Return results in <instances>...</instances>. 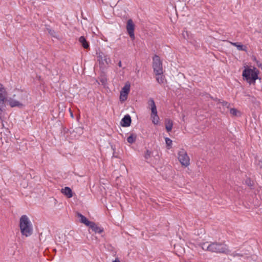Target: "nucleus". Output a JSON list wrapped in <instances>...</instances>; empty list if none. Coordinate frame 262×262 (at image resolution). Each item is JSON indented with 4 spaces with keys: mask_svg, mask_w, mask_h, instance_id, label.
<instances>
[{
    "mask_svg": "<svg viewBox=\"0 0 262 262\" xmlns=\"http://www.w3.org/2000/svg\"><path fill=\"white\" fill-rule=\"evenodd\" d=\"M202 249L212 253L230 254V250L227 245L223 242H206L201 244Z\"/></svg>",
    "mask_w": 262,
    "mask_h": 262,
    "instance_id": "1",
    "label": "nucleus"
},
{
    "mask_svg": "<svg viewBox=\"0 0 262 262\" xmlns=\"http://www.w3.org/2000/svg\"><path fill=\"white\" fill-rule=\"evenodd\" d=\"M19 228L21 234L26 237L30 236L33 233L32 224L27 215H23L20 217Z\"/></svg>",
    "mask_w": 262,
    "mask_h": 262,
    "instance_id": "2",
    "label": "nucleus"
},
{
    "mask_svg": "<svg viewBox=\"0 0 262 262\" xmlns=\"http://www.w3.org/2000/svg\"><path fill=\"white\" fill-rule=\"evenodd\" d=\"M258 73L259 72L256 68H247L243 71L242 75L244 79L246 80L250 84H254L255 80L258 78Z\"/></svg>",
    "mask_w": 262,
    "mask_h": 262,
    "instance_id": "3",
    "label": "nucleus"
},
{
    "mask_svg": "<svg viewBox=\"0 0 262 262\" xmlns=\"http://www.w3.org/2000/svg\"><path fill=\"white\" fill-rule=\"evenodd\" d=\"M178 159L181 165L184 167H188L190 165V158L186 151L183 149H180L178 152Z\"/></svg>",
    "mask_w": 262,
    "mask_h": 262,
    "instance_id": "4",
    "label": "nucleus"
},
{
    "mask_svg": "<svg viewBox=\"0 0 262 262\" xmlns=\"http://www.w3.org/2000/svg\"><path fill=\"white\" fill-rule=\"evenodd\" d=\"M152 68L155 74H160L163 73L162 62L160 57L155 55L153 57Z\"/></svg>",
    "mask_w": 262,
    "mask_h": 262,
    "instance_id": "5",
    "label": "nucleus"
},
{
    "mask_svg": "<svg viewBox=\"0 0 262 262\" xmlns=\"http://www.w3.org/2000/svg\"><path fill=\"white\" fill-rule=\"evenodd\" d=\"M7 92L3 86L0 83V111L2 112L5 107V102L7 100Z\"/></svg>",
    "mask_w": 262,
    "mask_h": 262,
    "instance_id": "6",
    "label": "nucleus"
},
{
    "mask_svg": "<svg viewBox=\"0 0 262 262\" xmlns=\"http://www.w3.org/2000/svg\"><path fill=\"white\" fill-rule=\"evenodd\" d=\"M97 60L101 67L108 66L111 62V59L103 52H99L98 54Z\"/></svg>",
    "mask_w": 262,
    "mask_h": 262,
    "instance_id": "7",
    "label": "nucleus"
},
{
    "mask_svg": "<svg viewBox=\"0 0 262 262\" xmlns=\"http://www.w3.org/2000/svg\"><path fill=\"white\" fill-rule=\"evenodd\" d=\"M129 91L130 84L127 83L125 84L120 92V100L121 101L123 102L127 99Z\"/></svg>",
    "mask_w": 262,
    "mask_h": 262,
    "instance_id": "8",
    "label": "nucleus"
},
{
    "mask_svg": "<svg viewBox=\"0 0 262 262\" xmlns=\"http://www.w3.org/2000/svg\"><path fill=\"white\" fill-rule=\"evenodd\" d=\"M13 97H16V99L21 102L23 104L28 100V94L23 91H18L16 94L13 95Z\"/></svg>",
    "mask_w": 262,
    "mask_h": 262,
    "instance_id": "9",
    "label": "nucleus"
},
{
    "mask_svg": "<svg viewBox=\"0 0 262 262\" xmlns=\"http://www.w3.org/2000/svg\"><path fill=\"white\" fill-rule=\"evenodd\" d=\"M126 29L127 32L133 39H135V34H134V29H135V25L133 23V21L132 19H128L126 25Z\"/></svg>",
    "mask_w": 262,
    "mask_h": 262,
    "instance_id": "10",
    "label": "nucleus"
},
{
    "mask_svg": "<svg viewBox=\"0 0 262 262\" xmlns=\"http://www.w3.org/2000/svg\"><path fill=\"white\" fill-rule=\"evenodd\" d=\"M8 102L9 105L12 107L16 106L21 107L24 106V104H23L21 102L15 99L14 97H13V98H9V99L8 100Z\"/></svg>",
    "mask_w": 262,
    "mask_h": 262,
    "instance_id": "11",
    "label": "nucleus"
},
{
    "mask_svg": "<svg viewBox=\"0 0 262 262\" xmlns=\"http://www.w3.org/2000/svg\"><path fill=\"white\" fill-rule=\"evenodd\" d=\"M131 118L129 115H126L122 119L121 124L123 127H128L130 125Z\"/></svg>",
    "mask_w": 262,
    "mask_h": 262,
    "instance_id": "12",
    "label": "nucleus"
},
{
    "mask_svg": "<svg viewBox=\"0 0 262 262\" xmlns=\"http://www.w3.org/2000/svg\"><path fill=\"white\" fill-rule=\"evenodd\" d=\"M61 192L68 198H71L73 196L72 191L69 187H65L64 188H62Z\"/></svg>",
    "mask_w": 262,
    "mask_h": 262,
    "instance_id": "13",
    "label": "nucleus"
},
{
    "mask_svg": "<svg viewBox=\"0 0 262 262\" xmlns=\"http://www.w3.org/2000/svg\"><path fill=\"white\" fill-rule=\"evenodd\" d=\"M77 215L79 218L80 222L85 224V225L89 226L92 223L91 222L89 221L88 219L82 214L78 213Z\"/></svg>",
    "mask_w": 262,
    "mask_h": 262,
    "instance_id": "14",
    "label": "nucleus"
},
{
    "mask_svg": "<svg viewBox=\"0 0 262 262\" xmlns=\"http://www.w3.org/2000/svg\"><path fill=\"white\" fill-rule=\"evenodd\" d=\"M89 227L92 229V230L93 231H94L95 233H101V232H103V229L100 227H98L97 225H96L95 224V223H94V222H92V223L91 224V225L89 226Z\"/></svg>",
    "mask_w": 262,
    "mask_h": 262,
    "instance_id": "15",
    "label": "nucleus"
},
{
    "mask_svg": "<svg viewBox=\"0 0 262 262\" xmlns=\"http://www.w3.org/2000/svg\"><path fill=\"white\" fill-rule=\"evenodd\" d=\"M156 75L157 76L156 80L159 84H164L166 82V80L163 74H156Z\"/></svg>",
    "mask_w": 262,
    "mask_h": 262,
    "instance_id": "16",
    "label": "nucleus"
},
{
    "mask_svg": "<svg viewBox=\"0 0 262 262\" xmlns=\"http://www.w3.org/2000/svg\"><path fill=\"white\" fill-rule=\"evenodd\" d=\"M79 41L84 49H88L89 47V44L84 36L80 37Z\"/></svg>",
    "mask_w": 262,
    "mask_h": 262,
    "instance_id": "17",
    "label": "nucleus"
},
{
    "mask_svg": "<svg viewBox=\"0 0 262 262\" xmlns=\"http://www.w3.org/2000/svg\"><path fill=\"white\" fill-rule=\"evenodd\" d=\"M173 126V122L170 119H167L165 123V127L168 132L171 130Z\"/></svg>",
    "mask_w": 262,
    "mask_h": 262,
    "instance_id": "18",
    "label": "nucleus"
},
{
    "mask_svg": "<svg viewBox=\"0 0 262 262\" xmlns=\"http://www.w3.org/2000/svg\"><path fill=\"white\" fill-rule=\"evenodd\" d=\"M230 42L232 45L236 47L237 48V49L239 51H245L246 50V47H244L243 45H242L240 43L232 42Z\"/></svg>",
    "mask_w": 262,
    "mask_h": 262,
    "instance_id": "19",
    "label": "nucleus"
},
{
    "mask_svg": "<svg viewBox=\"0 0 262 262\" xmlns=\"http://www.w3.org/2000/svg\"><path fill=\"white\" fill-rule=\"evenodd\" d=\"M137 139V135L135 134H131L127 138V142L130 144L134 143Z\"/></svg>",
    "mask_w": 262,
    "mask_h": 262,
    "instance_id": "20",
    "label": "nucleus"
},
{
    "mask_svg": "<svg viewBox=\"0 0 262 262\" xmlns=\"http://www.w3.org/2000/svg\"><path fill=\"white\" fill-rule=\"evenodd\" d=\"M151 119L154 124H158L159 122V117L158 114L151 115Z\"/></svg>",
    "mask_w": 262,
    "mask_h": 262,
    "instance_id": "21",
    "label": "nucleus"
},
{
    "mask_svg": "<svg viewBox=\"0 0 262 262\" xmlns=\"http://www.w3.org/2000/svg\"><path fill=\"white\" fill-rule=\"evenodd\" d=\"M230 113L231 115L233 116H240L241 115L240 112L234 108H230Z\"/></svg>",
    "mask_w": 262,
    "mask_h": 262,
    "instance_id": "22",
    "label": "nucleus"
},
{
    "mask_svg": "<svg viewBox=\"0 0 262 262\" xmlns=\"http://www.w3.org/2000/svg\"><path fill=\"white\" fill-rule=\"evenodd\" d=\"M221 104L223 107H225V108H223L224 111H226V108L228 109L230 107V103H228L226 101H223L222 102H220Z\"/></svg>",
    "mask_w": 262,
    "mask_h": 262,
    "instance_id": "23",
    "label": "nucleus"
},
{
    "mask_svg": "<svg viewBox=\"0 0 262 262\" xmlns=\"http://www.w3.org/2000/svg\"><path fill=\"white\" fill-rule=\"evenodd\" d=\"M148 105L151 108L156 107L155 101L152 98H150L148 101Z\"/></svg>",
    "mask_w": 262,
    "mask_h": 262,
    "instance_id": "24",
    "label": "nucleus"
},
{
    "mask_svg": "<svg viewBox=\"0 0 262 262\" xmlns=\"http://www.w3.org/2000/svg\"><path fill=\"white\" fill-rule=\"evenodd\" d=\"M165 139L166 144L167 146L168 147V148L169 149L170 148V147L171 146L172 141L170 139H169L167 137L165 138Z\"/></svg>",
    "mask_w": 262,
    "mask_h": 262,
    "instance_id": "25",
    "label": "nucleus"
},
{
    "mask_svg": "<svg viewBox=\"0 0 262 262\" xmlns=\"http://www.w3.org/2000/svg\"><path fill=\"white\" fill-rule=\"evenodd\" d=\"M151 152L149 150H147L145 153L144 157L146 159H148L151 157Z\"/></svg>",
    "mask_w": 262,
    "mask_h": 262,
    "instance_id": "26",
    "label": "nucleus"
},
{
    "mask_svg": "<svg viewBox=\"0 0 262 262\" xmlns=\"http://www.w3.org/2000/svg\"><path fill=\"white\" fill-rule=\"evenodd\" d=\"M151 115H155V114H158V112H157V107H152V108H151Z\"/></svg>",
    "mask_w": 262,
    "mask_h": 262,
    "instance_id": "27",
    "label": "nucleus"
},
{
    "mask_svg": "<svg viewBox=\"0 0 262 262\" xmlns=\"http://www.w3.org/2000/svg\"><path fill=\"white\" fill-rule=\"evenodd\" d=\"M182 35L183 36L184 38L187 39L188 37V33L187 31H183L182 33Z\"/></svg>",
    "mask_w": 262,
    "mask_h": 262,
    "instance_id": "28",
    "label": "nucleus"
},
{
    "mask_svg": "<svg viewBox=\"0 0 262 262\" xmlns=\"http://www.w3.org/2000/svg\"><path fill=\"white\" fill-rule=\"evenodd\" d=\"M69 112H70V116H71V117L72 118H74V115H73V113H72V111H71V108H69Z\"/></svg>",
    "mask_w": 262,
    "mask_h": 262,
    "instance_id": "29",
    "label": "nucleus"
},
{
    "mask_svg": "<svg viewBox=\"0 0 262 262\" xmlns=\"http://www.w3.org/2000/svg\"><path fill=\"white\" fill-rule=\"evenodd\" d=\"M112 262H120V261L118 258H116L115 259L113 260Z\"/></svg>",
    "mask_w": 262,
    "mask_h": 262,
    "instance_id": "30",
    "label": "nucleus"
},
{
    "mask_svg": "<svg viewBox=\"0 0 262 262\" xmlns=\"http://www.w3.org/2000/svg\"><path fill=\"white\" fill-rule=\"evenodd\" d=\"M118 66L119 67H121V66H122V63H121V61L120 60L118 62Z\"/></svg>",
    "mask_w": 262,
    "mask_h": 262,
    "instance_id": "31",
    "label": "nucleus"
},
{
    "mask_svg": "<svg viewBox=\"0 0 262 262\" xmlns=\"http://www.w3.org/2000/svg\"><path fill=\"white\" fill-rule=\"evenodd\" d=\"M101 81L103 84H105V80L104 79L101 80Z\"/></svg>",
    "mask_w": 262,
    "mask_h": 262,
    "instance_id": "32",
    "label": "nucleus"
}]
</instances>
